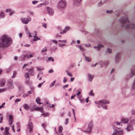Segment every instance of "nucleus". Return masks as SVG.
<instances>
[{"instance_id":"nucleus-14","label":"nucleus","mask_w":135,"mask_h":135,"mask_svg":"<svg viewBox=\"0 0 135 135\" xmlns=\"http://www.w3.org/2000/svg\"><path fill=\"white\" fill-rule=\"evenodd\" d=\"M26 58L28 59L29 58V56L28 55H25L23 56L20 58V60L22 61H23L25 60Z\"/></svg>"},{"instance_id":"nucleus-50","label":"nucleus","mask_w":135,"mask_h":135,"mask_svg":"<svg viewBox=\"0 0 135 135\" xmlns=\"http://www.w3.org/2000/svg\"><path fill=\"white\" fill-rule=\"evenodd\" d=\"M39 111L41 112H43L44 111L43 108L42 107H41Z\"/></svg>"},{"instance_id":"nucleus-57","label":"nucleus","mask_w":135,"mask_h":135,"mask_svg":"<svg viewBox=\"0 0 135 135\" xmlns=\"http://www.w3.org/2000/svg\"><path fill=\"white\" fill-rule=\"evenodd\" d=\"M11 11V10L10 9H7L6 10V12H9Z\"/></svg>"},{"instance_id":"nucleus-59","label":"nucleus","mask_w":135,"mask_h":135,"mask_svg":"<svg viewBox=\"0 0 135 135\" xmlns=\"http://www.w3.org/2000/svg\"><path fill=\"white\" fill-rule=\"evenodd\" d=\"M28 65V64H25L23 65V69L24 68H25L26 67V66H27Z\"/></svg>"},{"instance_id":"nucleus-10","label":"nucleus","mask_w":135,"mask_h":135,"mask_svg":"<svg viewBox=\"0 0 135 135\" xmlns=\"http://www.w3.org/2000/svg\"><path fill=\"white\" fill-rule=\"evenodd\" d=\"M121 53L120 52L118 53L115 56V61L116 63L118 62L120 60V55Z\"/></svg>"},{"instance_id":"nucleus-36","label":"nucleus","mask_w":135,"mask_h":135,"mask_svg":"<svg viewBox=\"0 0 135 135\" xmlns=\"http://www.w3.org/2000/svg\"><path fill=\"white\" fill-rule=\"evenodd\" d=\"M89 94L91 96H93L94 95V94L93 93V90H91L89 93Z\"/></svg>"},{"instance_id":"nucleus-31","label":"nucleus","mask_w":135,"mask_h":135,"mask_svg":"<svg viewBox=\"0 0 135 135\" xmlns=\"http://www.w3.org/2000/svg\"><path fill=\"white\" fill-rule=\"evenodd\" d=\"M40 99L39 98H37L36 99V101L37 103V104H42V103H41V102H39L40 101Z\"/></svg>"},{"instance_id":"nucleus-64","label":"nucleus","mask_w":135,"mask_h":135,"mask_svg":"<svg viewBox=\"0 0 135 135\" xmlns=\"http://www.w3.org/2000/svg\"><path fill=\"white\" fill-rule=\"evenodd\" d=\"M42 126L45 128L46 126V124L45 123H43L42 124Z\"/></svg>"},{"instance_id":"nucleus-18","label":"nucleus","mask_w":135,"mask_h":135,"mask_svg":"<svg viewBox=\"0 0 135 135\" xmlns=\"http://www.w3.org/2000/svg\"><path fill=\"white\" fill-rule=\"evenodd\" d=\"M107 0H101V1L98 3V6H101Z\"/></svg>"},{"instance_id":"nucleus-19","label":"nucleus","mask_w":135,"mask_h":135,"mask_svg":"<svg viewBox=\"0 0 135 135\" xmlns=\"http://www.w3.org/2000/svg\"><path fill=\"white\" fill-rule=\"evenodd\" d=\"M34 32L35 33V35L33 36V37L34 38L33 39L34 41H36L38 40H40V38L36 36V31H34Z\"/></svg>"},{"instance_id":"nucleus-16","label":"nucleus","mask_w":135,"mask_h":135,"mask_svg":"<svg viewBox=\"0 0 135 135\" xmlns=\"http://www.w3.org/2000/svg\"><path fill=\"white\" fill-rule=\"evenodd\" d=\"M9 122L10 124H11L13 122V117L11 115H10L9 117Z\"/></svg>"},{"instance_id":"nucleus-46","label":"nucleus","mask_w":135,"mask_h":135,"mask_svg":"<svg viewBox=\"0 0 135 135\" xmlns=\"http://www.w3.org/2000/svg\"><path fill=\"white\" fill-rule=\"evenodd\" d=\"M11 125H10V126L12 127V130L14 132H15V130L14 129V126L13 125H11Z\"/></svg>"},{"instance_id":"nucleus-43","label":"nucleus","mask_w":135,"mask_h":135,"mask_svg":"<svg viewBox=\"0 0 135 135\" xmlns=\"http://www.w3.org/2000/svg\"><path fill=\"white\" fill-rule=\"evenodd\" d=\"M58 41L61 43H66V40H59Z\"/></svg>"},{"instance_id":"nucleus-26","label":"nucleus","mask_w":135,"mask_h":135,"mask_svg":"<svg viewBox=\"0 0 135 135\" xmlns=\"http://www.w3.org/2000/svg\"><path fill=\"white\" fill-rule=\"evenodd\" d=\"M26 33H27V35H28L29 37H32L31 33L30 32H29V31L28 30V29L27 28L26 29Z\"/></svg>"},{"instance_id":"nucleus-17","label":"nucleus","mask_w":135,"mask_h":135,"mask_svg":"<svg viewBox=\"0 0 135 135\" xmlns=\"http://www.w3.org/2000/svg\"><path fill=\"white\" fill-rule=\"evenodd\" d=\"M104 46L102 44H99L97 46H94V48H97L98 49V50H100L101 48L102 47H103Z\"/></svg>"},{"instance_id":"nucleus-9","label":"nucleus","mask_w":135,"mask_h":135,"mask_svg":"<svg viewBox=\"0 0 135 135\" xmlns=\"http://www.w3.org/2000/svg\"><path fill=\"white\" fill-rule=\"evenodd\" d=\"M21 19L22 22L25 24H27L28 21H31V18H21Z\"/></svg>"},{"instance_id":"nucleus-53","label":"nucleus","mask_w":135,"mask_h":135,"mask_svg":"<svg viewBox=\"0 0 135 135\" xmlns=\"http://www.w3.org/2000/svg\"><path fill=\"white\" fill-rule=\"evenodd\" d=\"M67 81V80L66 79L65 77H64V80H63V82L64 83H65Z\"/></svg>"},{"instance_id":"nucleus-23","label":"nucleus","mask_w":135,"mask_h":135,"mask_svg":"<svg viewBox=\"0 0 135 135\" xmlns=\"http://www.w3.org/2000/svg\"><path fill=\"white\" fill-rule=\"evenodd\" d=\"M82 1V0H74V3L75 4L77 5Z\"/></svg>"},{"instance_id":"nucleus-15","label":"nucleus","mask_w":135,"mask_h":135,"mask_svg":"<svg viewBox=\"0 0 135 135\" xmlns=\"http://www.w3.org/2000/svg\"><path fill=\"white\" fill-rule=\"evenodd\" d=\"M128 120L127 118H122L121 120V123H128Z\"/></svg>"},{"instance_id":"nucleus-6","label":"nucleus","mask_w":135,"mask_h":135,"mask_svg":"<svg viewBox=\"0 0 135 135\" xmlns=\"http://www.w3.org/2000/svg\"><path fill=\"white\" fill-rule=\"evenodd\" d=\"M33 124L32 122H29L27 125V131L30 133H31L33 131Z\"/></svg>"},{"instance_id":"nucleus-5","label":"nucleus","mask_w":135,"mask_h":135,"mask_svg":"<svg viewBox=\"0 0 135 135\" xmlns=\"http://www.w3.org/2000/svg\"><path fill=\"white\" fill-rule=\"evenodd\" d=\"M70 28L69 27H65V29L62 31L61 27H57L58 30L60 32V34H64V33H65Z\"/></svg>"},{"instance_id":"nucleus-7","label":"nucleus","mask_w":135,"mask_h":135,"mask_svg":"<svg viewBox=\"0 0 135 135\" xmlns=\"http://www.w3.org/2000/svg\"><path fill=\"white\" fill-rule=\"evenodd\" d=\"M95 103L96 104H98V107L99 108L100 107V104L101 103H105V104H109L110 102H109L107 100H99L98 102H95Z\"/></svg>"},{"instance_id":"nucleus-51","label":"nucleus","mask_w":135,"mask_h":135,"mask_svg":"<svg viewBox=\"0 0 135 135\" xmlns=\"http://www.w3.org/2000/svg\"><path fill=\"white\" fill-rule=\"evenodd\" d=\"M44 82H45V81H44L43 82V83H40V84H38V87H40L41 86H42V85L43 84V83H44Z\"/></svg>"},{"instance_id":"nucleus-24","label":"nucleus","mask_w":135,"mask_h":135,"mask_svg":"<svg viewBox=\"0 0 135 135\" xmlns=\"http://www.w3.org/2000/svg\"><path fill=\"white\" fill-rule=\"evenodd\" d=\"M33 69H30L29 70V72L31 76H33L34 75V73L33 72Z\"/></svg>"},{"instance_id":"nucleus-30","label":"nucleus","mask_w":135,"mask_h":135,"mask_svg":"<svg viewBox=\"0 0 135 135\" xmlns=\"http://www.w3.org/2000/svg\"><path fill=\"white\" fill-rule=\"evenodd\" d=\"M7 90V88H4L3 89H0V93H1Z\"/></svg>"},{"instance_id":"nucleus-55","label":"nucleus","mask_w":135,"mask_h":135,"mask_svg":"<svg viewBox=\"0 0 135 135\" xmlns=\"http://www.w3.org/2000/svg\"><path fill=\"white\" fill-rule=\"evenodd\" d=\"M52 41L56 44H57V41L56 40H52Z\"/></svg>"},{"instance_id":"nucleus-35","label":"nucleus","mask_w":135,"mask_h":135,"mask_svg":"<svg viewBox=\"0 0 135 135\" xmlns=\"http://www.w3.org/2000/svg\"><path fill=\"white\" fill-rule=\"evenodd\" d=\"M25 77L26 78H28V79H27V82H28V80H29V75L28 73H26L25 75Z\"/></svg>"},{"instance_id":"nucleus-37","label":"nucleus","mask_w":135,"mask_h":135,"mask_svg":"<svg viewBox=\"0 0 135 135\" xmlns=\"http://www.w3.org/2000/svg\"><path fill=\"white\" fill-rule=\"evenodd\" d=\"M17 74L16 72L15 71H14L13 73V76H12V78H14L16 77Z\"/></svg>"},{"instance_id":"nucleus-61","label":"nucleus","mask_w":135,"mask_h":135,"mask_svg":"<svg viewBox=\"0 0 135 135\" xmlns=\"http://www.w3.org/2000/svg\"><path fill=\"white\" fill-rule=\"evenodd\" d=\"M29 95V94H24L23 96L24 97H26L28 96Z\"/></svg>"},{"instance_id":"nucleus-32","label":"nucleus","mask_w":135,"mask_h":135,"mask_svg":"<svg viewBox=\"0 0 135 135\" xmlns=\"http://www.w3.org/2000/svg\"><path fill=\"white\" fill-rule=\"evenodd\" d=\"M4 17L5 15H4V13L3 12H1L0 13V17L1 18H4Z\"/></svg>"},{"instance_id":"nucleus-34","label":"nucleus","mask_w":135,"mask_h":135,"mask_svg":"<svg viewBox=\"0 0 135 135\" xmlns=\"http://www.w3.org/2000/svg\"><path fill=\"white\" fill-rule=\"evenodd\" d=\"M79 98L81 103H84V100L83 98H82L81 97H80Z\"/></svg>"},{"instance_id":"nucleus-49","label":"nucleus","mask_w":135,"mask_h":135,"mask_svg":"<svg viewBox=\"0 0 135 135\" xmlns=\"http://www.w3.org/2000/svg\"><path fill=\"white\" fill-rule=\"evenodd\" d=\"M48 60L50 61H54V59L52 57H50L49 58Z\"/></svg>"},{"instance_id":"nucleus-48","label":"nucleus","mask_w":135,"mask_h":135,"mask_svg":"<svg viewBox=\"0 0 135 135\" xmlns=\"http://www.w3.org/2000/svg\"><path fill=\"white\" fill-rule=\"evenodd\" d=\"M107 52L109 53H110L112 52L111 49L108 48L107 49Z\"/></svg>"},{"instance_id":"nucleus-63","label":"nucleus","mask_w":135,"mask_h":135,"mask_svg":"<svg viewBox=\"0 0 135 135\" xmlns=\"http://www.w3.org/2000/svg\"><path fill=\"white\" fill-rule=\"evenodd\" d=\"M53 72H54V71H53V70H52V69H51V70H50L49 71V73H53Z\"/></svg>"},{"instance_id":"nucleus-2","label":"nucleus","mask_w":135,"mask_h":135,"mask_svg":"<svg viewBox=\"0 0 135 135\" xmlns=\"http://www.w3.org/2000/svg\"><path fill=\"white\" fill-rule=\"evenodd\" d=\"M133 77H134L135 79L133 81L132 89V90H134L135 89V74H134L133 71L132 70L129 75H127V77L129 79H130Z\"/></svg>"},{"instance_id":"nucleus-11","label":"nucleus","mask_w":135,"mask_h":135,"mask_svg":"<svg viewBox=\"0 0 135 135\" xmlns=\"http://www.w3.org/2000/svg\"><path fill=\"white\" fill-rule=\"evenodd\" d=\"M94 77V75L91 74L90 73L88 74V79L89 81L91 82Z\"/></svg>"},{"instance_id":"nucleus-29","label":"nucleus","mask_w":135,"mask_h":135,"mask_svg":"<svg viewBox=\"0 0 135 135\" xmlns=\"http://www.w3.org/2000/svg\"><path fill=\"white\" fill-rule=\"evenodd\" d=\"M85 60L88 62H90L91 61V58L88 57H85Z\"/></svg>"},{"instance_id":"nucleus-39","label":"nucleus","mask_w":135,"mask_h":135,"mask_svg":"<svg viewBox=\"0 0 135 135\" xmlns=\"http://www.w3.org/2000/svg\"><path fill=\"white\" fill-rule=\"evenodd\" d=\"M63 130V128L61 126H60L59 127V132H61Z\"/></svg>"},{"instance_id":"nucleus-52","label":"nucleus","mask_w":135,"mask_h":135,"mask_svg":"<svg viewBox=\"0 0 135 135\" xmlns=\"http://www.w3.org/2000/svg\"><path fill=\"white\" fill-rule=\"evenodd\" d=\"M47 49H46V47H45V48L42 51V52H44L46 51H47Z\"/></svg>"},{"instance_id":"nucleus-60","label":"nucleus","mask_w":135,"mask_h":135,"mask_svg":"<svg viewBox=\"0 0 135 135\" xmlns=\"http://www.w3.org/2000/svg\"><path fill=\"white\" fill-rule=\"evenodd\" d=\"M37 2V1H33L32 2V3L33 4H35Z\"/></svg>"},{"instance_id":"nucleus-22","label":"nucleus","mask_w":135,"mask_h":135,"mask_svg":"<svg viewBox=\"0 0 135 135\" xmlns=\"http://www.w3.org/2000/svg\"><path fill=\"white\" fill-rule=\"evenodd\" d=\"M133 129V127L132 126L129 125L127 126L126 129L128 131H129L132 130Z\"/></svg>"},{"instance_id":"nucleus-54","label":"nucleus","mask_w":135,"mask_h":135,"mask_svg":"<svg viewBox=\"0 0 135 135\" xmlns=\"http://www.w3.org/2000/svg\"><path fill=\"white\" fill-rule=\"evenodd\" d=\"M40 108L37 107L35 108V109L36 110H40Z\"/></svg>"},{"instance_id":"nucleus-44","label":"nucleus","mask_w":135,"mask_h":135,"mask_svg":"<svg viewBox=\"0 0 135 135\" xmlns=\"http://www.w3.org/2000/svg\"><path fill=\"white\" fill-rule=\"evenodd\" d=\"M47 113H43L42 114H41V115L44 117H45L47 116H48V115Z\"/></svg>"},{"instance_id":"nucleus-47","label":"nucleus","mask_w":135,"mask_h":135,"mask_svg":"<svg viewBox=\"0 0 135 135\" xmlns=\"http://www.w3.org/2000/svg\"><path fill=\"white\" fill-rule=\"evenodd\" d=\"M117 132V130H114L113 132V134L112 135H117V134H116V132Z\"/></svg>"},{"instance_id":"nucleus-38","label":"nucleus","mask_w":135,"mask_h":135,"mask_svg":"<svg viewBox=\"0 0 135 135\" xmlns=\"http://www.w3.org/2000/svg\"><path fill=\"white\" fill-rule=\"evenodd\" d=\"M56 82V80H54L53 82L51 84H50V87H52L55 84Z\"/></svg>"},{"instance_id":"nucleus-4","label":"nucleus","mask_w":135,"mask_h":135,"mask_svg":"<svg viewBox=\"0 0 135 135\" xmlns=\"http://www.w3.org/2000/svg\"><path fill=\"white\" fill-rule=\"evenodd\" d=\"M66 5V1L64 0H62L59 2L58 6L59 9H62L64 8Z\"/></svg>"},{"instance_id":"nucleus-41","label":"nucleus","mask_w":135,"mask_h":135,"mask_svg":"<svg viewBox=\"0 0 135 135\" xmlns=\"http://www.w3.org/2000/svg\"><path fill=\"white\" fill-rule=\"evenodd\" d=\"M104 63L106 66H107L109 64V62L108 61H105L104 62Z\"/></svg>"},{"instance_id":"nucleus-40","label":"nucleus","mask_w":135,"mask_h":135,"mask_svg":"<svg viewBox=\"0 0 135 135\" xmlns=\"http://www.w3.org/2000/svg\"><path fill=\"white\" fill-rule=\"evenodd\" d=\"M113 12V11L112 10H107L106 11V13H110Z\"/></svg>"},{"instance_id":"nucleus-45","label":"nucleus","mask_w":135,"mask_h":135,"mask_svg":"<svg viewBox=\"0 0 135 135\" xmlns=\"http://www.w3.org/2000/svg\"><path fill=\"white\" fill-rule=\"evenodd\" d=\"M37 68L39 70H44V68L42 67H37Z\"/></svg>"},{"instance_id":"nucleus-21","label":"nucleus","mask_w":135,"mask_h":135,"mask_svg":"<svg viewBox=\"0 0 135 135\" xmlns=\"http://www.w3.org/2000/svg\"><path fill=\"white\" fill-rule=\"evenodd\" d=\"M106 104L105 103H101L100 104V106H102V107L103 108H104L105 109H107V105L105 104Z\"/></svg>"},{"instance_id":"nucleus-20","label":"nucleus","mask_w":135,"mask_h":135,"mask_svg":"<svg viewBox=\"0 0 135 135\" xmlns=\"http://www.w3.org/2000/svg\"><path fill=\"white\" fill-rule=\"evenodd\" d=\"M9 128L7 127H6L5 130V135H10L9 133Z\"/></svg>"},{"instance_id":"nucleus-42","label":"nucleus","mask_w":135,"mask_h":135,"mask_svg":"<svg viewBox=\"0 0 135 135\" xmlns=\"http://www.w3.org/2000/svg\"><path fill=\"white\" fill-rule=\"evenodd\" d=\"M66 72H67V74L70 77L73 76V75H72L68 71H66Z\"/></svg>"},{"instance_id":"nucleus-8","label":"nucleus","mask_w":135,"mask_h":135,"mask_svg":"<svg viewBox=\"0 0 135 135\" xmlns=\"http://www.w3.org/2000/svg\"><path fill=\"white\" fill-rule=\"evenodd\" d=\"M7 85L8 86V88H7V89H11L14 88L13 81L12 80H8L7 83Z\"/></svg>"},{"instance_id":"nucleus-1","label":"nucleus","mask_w":135,"mask_h":135,"mask_svg":"<svg viewBox=\"0 0 135 135\" xmlns=\"http://www.w3.org/2000/svg\"><path fill=\"white\" fill-rule=\"evenodd\" d=\"M120 23L122 24V26H124L125 25L127 24V25L125 27L126 29L134 28L135 27V25L133 23H129L127 17H122L119 19Z\"/></svg>"},{"instance_id":"nucleus-25","label":"nucleus","mask_w":135,"mask_h":135,"mask_svg":"<svg viewBox=\"0 0 135 135\" xmlns=\"http://www.w3.org/2000/svg\"><path fill=\"white\" fill-rule=\"evenodd\" d=\"M129 123L131 125H133L135 124V119H132L129 122Z\"/></svg>"},{"instance_id":"nucleus-56","label":"nucleus","mask_w":135,"mask_h":135,"mask_svg":"<svg viewBox=\"0 0 135 135\" xmlns=\"http://www.w3.org/2000/svg\"><path fill=\"white\" fill-rule=\"evenodd\" d=\"M68 123V119H66L65 120V124H67Z\"/></svg>"},{"instance_id":"nucleus-33","label":"nucleus","mask_w":135,"mask_h":135,"mask_svg":"<svg viewBox=\"0 0 135 135\" xmlns=\"http://www.w3.org/2000/svg\"><path fill=\"white\" fill-rule=\"evenodd\" d=\"M78 47L82 52H84V49L83 47H82L81 45L78 46Z\"/></svg>"},{"instance_id":"nucleus-28","label":"nucleus","mask_w":135,"mask_h":135,"mask_svg":"<svg viewBox=\"0 0 135 135\" xmlns=\"http://www.w3.org/2000/svg\"><path fill=\"white\" fill-rule=\"evenodd\" d=\"M116 134H117V135H122L123 133V132L122 131H118L117 130V132H116Z\"/></svg>"},{"instance_id":"nucleus-62","label":"nucleus","mask_w":135,"mask_h":135,"mask_svg":"<svg viewBox=\"0 0 135 135\" xmlns=\"http://www.w3.org/2000/svg\"><path fill=\"white\" fill-rule=\"evenodd\" d=\"M21 99H16L15 100V102H19L21 100Z\"/></svg>"},{"instance_id":"nucleus-3","label":"nucleus","mask_w":135,"mask_h":135,"mask_svg":"<svg viewBox=\"0 0 135 135\" xmlns=\"http://www.w3.org/2000/svg\"><path fill=\"white\" fill-rule=\"evenodd\" d=\"M93 121L91 120L89 123L86 130L85 131V132H90L93 127Z\"/></svg>"},{"instance_id":"nucleus-58","label":"nucleus","mask_w":135,"mask_h":135,"mask_svg":"<svg viewBox=\"0 0 135 135\" xmlns=\"http://www.w3.org/2000/svg\"><path fill=\"white\" fill-rule=\"evenodd\" d=\"M81 94V92L80 91H79L78 93L76 94V95L77 96H78Z\"/></svg>"},{"instance_id":"nucleus-27","label":"nucleus","mask_w":135,"mask_h":135,"mask_svg":"<svg viewBox=\"0 0 135 135\" xmlns=\"http://www.w3.org/2000/svg\"><path fill=\"white\" fill-rule=\"evenodd\" d=\"M24 109L26 110H28L29 109V107L27 104H25L23 105Z\"/></svg>"},{"instance_id":"nucleus-12","label":"nucleus","mask_w":135,"mask_h":135,"mask_svg":"<svg viewBox=\"0 0 135 135\" xmlns=\"http://www.w3.org/2000/svg\"><path fill=\"white\" fill-rule=\"evenodd\" d=\"M6 82V80L4 79H2L0 80V86L1 87H3Z\"/></svg>"},{"instance_id":"nucleus-13","label":"nucleus","mask_w":135,"mask_h":135,"mask_svg":"<svg viewBox=\"0 0 135 135\" xmlns=\"http://www.w3.org/2000/svg\"><path fill=\"white\" fill-rule=\"evenodd\" d=\"M47 10L49 14L51 15H52L54 14V11L52 9L49 7L47 8Z\"/></svg>"}]
</instances>
